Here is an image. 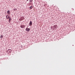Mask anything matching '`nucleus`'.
Segmentation results:
<instances>
[{"instance_id":"nucleus-1","label":"nucleus","mask_w":75,"mask_h":75,"mask_svg":"<svg viewBox=\"0 0 75 75\" xmlns=\"http://www.w3.org/2000/svg\"><path fill=\"white\" fill-rule=\"evenodd\" d=\"M25 30L27 32H29V31L30 30V29L29 28H26Z\"/></svg>"},{"instance_id":"nucleus-4","label":"nucleus","mask_w":75,"mask_h":75,"mask_svg":"<svg viewBox=\"0 0 75 75\" xmlns=\"http://www.w3.org/2000/svg\"><path fill=\"white\" fill-rule=\"evenodd\" d=\"M29 25H30V26H32V21H30V22L29 23Z\"/></svg>"},{"instance_id":"nucleus-2","label":"nucleus","mask_w":75,"mask_h":75,"mask_svg":"<svg viewBox=\"0 0 75 75\" xmlns=\"http://www.w3.org/2000/svg\"><path fill=\"white\" fill-rule=\"evenodd\" d=\"M20 27L21 28H24V27H25V26L23 25H21L20 26Z\"/></svg>"},{"instance_id":"nucleus-9","label":"nucleus","mask_w":75,"mask_h":75,"mask_svg":"<svg viewBox=\"0 0 75 75\" xmlns=\"http://www.w3.org/2000/svg\"><path fill=\"white\" fill-rule=\"evenodd\" d=\"M57 27V26L56 25H54V27L55 28H56Z\"/></svg>"},{"instance_id":"nucleus-13","label":"nucleus","mask_w":75,"mask_h":75,"mask_svg":"<svg viewBox=\"0 0 75 75\" xmlns=\"http://www.w3.org/2000/svg\"><path fill=\"white\" fill-rule=\"evenodd\" d=\"M14 11H16V10H14Z\"/></svg>"},{"instance_id":"nucleus-3","label":"nucleus","mask_w":75,"mask_h":75,"mask_svg":"<svg viewBox=\"0 0 75 75\" xmlns=\"http://www.w3.org/2000/svg\"><path fill=\"white\" fill-rule=\"evenodd\" d=\"M6 18L7 19H9V18H11V17L8 15L6 16Z\"/></svg>"},{"instance_id":"nucleus-7","label":"nucleus","mask_w":75,"mask_h":75,"mask_svg":"<svg viewBox=\"0 0 75 75\" xmlns=\"http://www.w3.org/2000/svg\"><path fill=\"white\" fill-rule=\"evenodd\" d=\"M33 6H31L29 8V9L30 10H31V9H32V8H33Z\"/></svg>"},{"instance_id":"nucleus-12","label":"nucleus","mask_w":75,"mask_h":75,"mask_svg":"<svg viewBox=\"0 0 75 75\" xmlns=\"http://www.w3.org/2000/svg\"><path fill=\"white\" fill-rule=\"evenodd\" d=\"M27 1H28V0H27Z\"/></svg>"},{"instance_id":"nucleus-11","label":"nucleus","mask_w":75,"mask_h":75,"mask_svg":"<svg viewBox=\"0 0 75 75\" xmlns=\"http://www.w3.org/2000/svg\"><path fill=\"white\" fill-rule=\"evenodd\" d=\"M33 1V0H30V2H32Z\"/></svg>"},{"instance_id":"nucleus-6","label":"nucleus","mask_w":75,"mask_h":75,"mask_svg":"<svg viewBox=\"0 0 75 75\" xmlns=\"http://www.w3.org/2000/svg\"><path fill=\"white\" fill-rule=\"evenodd\" d=\"M9 23L11 21V18H9Z\"/></svg>"},{"instance_id":"nucleus-10","label":"nucleus","mask_w":75,"mask_h":75,"mask_svg":"<svg viewBox=\"0 0 75 75\" xmlns=\"http://www.w3.org/2000/svg\"><path fill=\"white\" fill-rule=\"evenodd\" d=\"M3 35H1V36H0V38H1V39L3 38Z\"/></svg>"},{"instance_id":"nucleus-8","label":"nucleus","mask_w":75,"mask_h":75,"mask_svg":"<svg viewBox=\"0 0 75 75\" xmlns=\"http://www.w3.org/2000/svg\"><path fill=\"white\" fill-rule=\"evenodd\" d=\"M10 13V11H7V13H8V14L9 15Z\"/></svg>"},{"instance_id":"nucleus-5","label":"nucleus","mask_w":75,"mask_h":75,"mask_svg":"<svg viewBox=\"0 0 75 75\" xmlns=\"http://www.w3.org/2000/svg\"><path fill=\"white\" fill-rule=\"evenodd\" d=\"M8 52L11 53V50L10 49L8 50Z\"/></svg>"}]
</instances>
